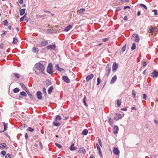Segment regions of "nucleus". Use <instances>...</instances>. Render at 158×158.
<instances>
[{
    "label": "nucleus",
    "mask_w": 158,
    "mask_h": 158,
    "mask_svg": "<svg viewBox=\"0 0 158 158\" xmlns=\"http://www.w3.org/2000/svg\"><path fill=\"white\" fill-rule=\"evenodd\" d=\"M35 67L36 69L35 73L37 75H39L40 73L44 74L45 67L43 64L40 62L37 63L35 64Z\"/></svg>",
    "instance_id": "obj_1"
},
{
    "label": "nucleus",
    "mask_w": 158,
    "mask_h": 158,
    "mask_svg": "<svg viewBox=\"0 0 158 158\" xmlns=\"http://www.w3.org/2000/svg\"><path fill=\"white\" fill-rule=\"evenodd\" d=\"M52 69L53 66L52 64L51 63H49L47 67V73L50 74H52L53 73Z\"/></svg>",
    "instance_id": "obj_2"
},
{
    "label": "nucleus",
    "mask_w": 158,
    "mask_h": 158,
    "mask_svg": "<svg viewBox=\"0 0 158 158\" xmlns=\"http://www.w3.org/2000/svg\"><path fill=\"white\" fill-rule=\"evenodd\" d=\"M106 76H108L109 75L110 72L111 71V67L108 64L106 67Z\"/></svg>",
    "instance_id": "obj_3"
},
{
    "label": "nucleus",
    "mask_w": 158,
    "mask_h": 158,
    "mask_svg": "<svg viewBox=\"0 0 158 158\" xmlns=\"http://www.w3.org/2000/svg\"><path fill=\"white\" fill-rule=\"evenodd\" d=\"M151 76L153 78H157L158 77V72L154 70L151 74Z\"/></svg>",
    "instance_id": "obj_4"
},
{
    "label": "nucleus",
    "mask_w": 158,
    "mask_h": 158,
    "mask_svg": "<svg viewBox=\"0 0 158 158\" xmlns=\"http://www.w3.org/2000/svg\"><path fill=\"white\" fill-rule=\"evenodd\" d=\"M118 64H116L115 62L112 65V71L113 72L115 71L118 67Z\"/></svg>",
    "instance_id": "obj_5"
},
{
    "label": "nucleus",
    "mask_w": 158,
    "mask_h": 158,
    "mask_svg": "<svg viewBox=\"0 0 158 158\" xmlns=\"http://www.w3.org/2000/svg\"><path fill=\"white\" fill-rule=\"evenodd\" d=\"M118 127L116 125H115L113 129V132L114 134H116L118 132Z\"/></svg>",
    "instance_id": "obj_6"
},
{
    "label": "nucleus",
    "mask_w": 158,
    "mask_h": 158,
    "mask_svg": "<svg viewBox=\"0 0 158 158\" xmlns=\"http://www.w3.org/2000/svg\"><path fill=\"white\" fill-rule=\"evenodd\" d=\"M8 147L5 143H0V149L3 150L4 149H7Z\"/></svg>",
    "instance_id": "obj_7"
},
{
    "label": "nucleus",
    "mask_w": 158,
    "mask_h": 158,
    "mask_svg": "<svg viewBox=\"0 0 158 158\" xmlns=\"http://www.w3.org/2000/svg\"><path fill=\"white\" fill-rule=\"evenodd\" d=\"M62 79L66 83H68L70 82V80L67 76H63L62 77Z\"/></svg>",
    "instance_id": "obj_8"
},
{
    "label": "nucleus",
    "mask_w": 158,
    "mask_h": 158,
    "mask_svg": "<svg viewBox=\"0 0 158 158\" xmlns=\"http://www.w3.org/2000/svg\"><path fill=\"white\" fill-rule=\"evenodd\" d=\"M56 47V46L55 44L49 45L47 46V48L48 49L51 50H54Z\"/></svg>",
    "instance_id": "obj_9"
},
{
    "label": "nucleus",
    "mask_w": 158,
    "mask_h": 158,
    "mask_svg": "<svg viewBox=\"0 0 158 158\" xmlns=\"http://www.w3.org/2000/svg\"><path fill=\"white\" fill-rule=\"evenodd\" d=\"M113 152L115 155L118 156L119 154V151L118 149L114 147L113 150Z\"/></svg>",
    "instance_id": "obj_10"
},
{
    "label": "nucleus",
    "mask_w": 158,
    "mask_h": 158,
    "mask_svg": "<svg viewBox=\"0 0 158 158\" xmlns=\"http://www.w3.org/2000/svg\"><path fill=\"white\" fill-rule=\"evenodd\" d=\"M48 44V41H42L40 44V47H43L46 45Z\"/></svg>",
    "instance_id": "obj_11"
},
{
    "label": "nucleus",
    "mask_w": 158,
    "mask_h": 158,
    "mask_svg": "<svg viewBox=\"0 0 158 158\" xmlns=\"http://www.w3.org/2000/svg\"><path fill=\"white\" fill-rule=\"evenodd\" d=\"M96 145L97 146V149L98 151L99 155L100 156H102V153L100 149V146H99L98 143H96Z\"/></svg>",
    "instance_id": "obj_12"
},
{
    "label": "nucleus",
    "mask_w": 158,
    "mask_h": 158,
    "mask_svg": "<svg viewBox=\"0 0 158 158\" xmlns=\"http://www.w3.org/2000/svg\"><path fill=\"white\" fill-rule=\"evenodd\" d=\"M61 124L60 123L59 121L56 120L55 119L53 123V125L56 127H58Z\"/></svg>",
    "instance_id": "obj_13"
},
{
    "label": "nucleus",
    "mask_w": 158,
    "mask_h": 158,
    "mask_svg": "<svg viewBox=\"0 0 158 158\" xmlns=\"http://www.w3.org/2000/svg\"><path fill=\"white\" fill-rule=\"evenodd\" d=\"M37 98L39 99H41L42 97V93L40 91H37L36 93Z\"/></svg>",
    "instance_id": "obj_14"
},
{
    "label": "nucleus",
    "mask_w": 158,
    "mask_h": 158,
    "mask_svg": "<svg viewBox=\"0 0 158 158\" xmlns=\"http://www.w3.org/2000/svg\"><path fill=\"white\" fill-rule=\"evenodd\" d=\"M133 37H135V41L136 42H138L139 41V36L137 34H133L132 35Z\"/></svg>",
    "instance_id": "obj_15"
},
{
    "label": "nucleus",
    "mask_w": 158,
    "mask_h": 158,
    "mask_svg": "<svg viewBox=\"0 0 158 158\" xmlns=\"http://www.w3.org/2000/svg\"><path fill=\"white\" fill-rule=\"evenodd\" d=\"M94 77V75L93 74H91L88 76L86 77V81H88L90 79L93 78Z\"/></svg>",
    "instance_id": "obj_16"
},
{
    "label": "nucleus",
    "mask_w": 158,
    "mask_h": 158,
    "mask_svg": "<svg viewBox=\"0 0 158 158\" xmlns=\"http://www.w3.org/2000/svg\"><path fill=\"white\" fill-rule=\"evenodd\" d=\"M73 26L71 25H69L66 27L64 30L65 31H69L72 28Z\"/></svg>",
    "instance_id": "obj_17"
},
{
    "label": "nucleus",
    "mask_w": 158,
    "mask_h": 158,
    "mask_svg": "<svg viewBox=\"0 0 158 158\" xmlns=\"http://www.w3.org/2000/svg\"><path fill=\"white\" fill-rule=\"evenodd\" d=\"M117 77L116 75H114L111 79L110 83L111 84H114L117 80Z\"/></svg>",
    "instance_id": "obj_18"
},
{
    "label": "nucleus",
    "mask_w": 158,
    "mask_h": 158,
    "mask_svg": "<svg viewBox=\"0 0 158 158\" xmlns=\"http://www.w3.org/2000/svg\"><path fill=\"white\" fill-rule=\"evenodd\" d=\"M55 68L57 70L60 72H61L62 71H64V69L60 68L59 64H56Z\"/></svg>",
    "instance_id": "obj_19"
},
{
    "label": "nucleus",
    "mask_w": 158,
    "mask_h": 158,
    "mask_svg": "<svg viewBox=\"0 0 158 158\" xmlns=\"http://www.w3.org/2000/svg\"><path fill=\"white\" fill-rule=\"evenodd\" d=\"M78 152L80 153H83L85 154L86 153V151L84 148H80L78 151Z\"/></svg>",
    "instance_id": "obj_20"
},
{
    "label": "nucleus",
    "mask_w": 158,
    "mask_h": 158,
    "mask_svg": "<svg viewBox=\"0 0 158 158\" xmlns=\"http://www.w3.org/2000/svg\"><path fill=\"white\" fill-rule=\"evenodd\" d=\"M32 51L34 53H37L38 52L39 50L38 48L34 47L32 48Z\"/></svg>",
    "instance_id": "obj_21"
},
{
    "label": "nucleus",
    "mask_w": 158,
    "mask_h": 158,
    "mask_svg": "<svg viewBox=\"0 0 158 158\" xmlns=\"http://www.w3.org/2000/svg\"><path fill=\"white\" fill-rule=\"evenodd\" d=\"M108 122L111 126H112L114 124V121L110 118H108Z\"/></svg>",
    "instance_id": "obj_22"
},
{
    "label": "nucleus",
    "mask_w": 158,
    "mask_h": 158,
    "mask_svg": "<svg viewBox=\"0 0 158 158\" xmlns=\"http://www.w3.org/2000/svg\"><path fill=\"white\" fill-rule=\"evenodd\" d=\"M20 85L21 86L22 88H23L25 91H27V89L24 84H23V83H20Z\"/></svg>",
    "instance_id": "obj_23"
},
{
    "label": "nucleus",
    "mask_w": 158,
    "mask_h": 158,
    "mask_svg": "<svg viewBox=\"0 0 158 158\" xmlns=\"http://www.w3.org/2000/svg\"><path fill=\"white\" fill-rule=\"evenodd\" d=\"M53 89V87L52 86L49 87L48 90V92L49 94H50L52 93Z\"/></svg>",
    "instance_id": "obj_24"
},
{
    "label": "nucleus",
    "mask_w": 158,
    "mask_h": 158,
    "mask_svg": "<svg viewBox=\"0 0 158 158\" xmlns=\"http://www.w3.org/2000/svg\"><path fill=\"white\" fill-rule=\"evenodd\" d=\"M116 115L117 117H115L114 118L116 119L117 120L122 118V115L120 114L116 113Z\"/></svg>",
    "instance_id": "obj_25"
},
{
    "label": "nucleus",
    "mask_w": 158,
    "mask_h": 158,
    "mask_svg": "<svg viewBox=\"0 0 158 158\" xmlns=\"http://www.w3.org/2000/svg\"><path fill=\"white\" fill-rule=\"evenodd\" d=\"M74 144L73 143L70 147V149L71 151H74L76 149V147L74 146Z\"/></svg>",
    "instance_id": "obj_26"
},
{
    "label": "nucleus",
    "mask_w": 158,
    "mask_h": 158,
    "mask_svg": "<svg viewBox=\"0 0 158 158\" xmlns=\"http://www.w3.org/2000/svg\"><path fill=\"white\" fill-rule=\"evenodd\" d=\"M85 11L84 9H81L79 11V13L80 15H82L83 14L84 12Z\"/></svg>",
    "instance_id": "obj_27"
},
{
    "label": "nucleus",
    "mask_w": 158,
    "mask_h": 158,
    "mask_svg": "<svg viewBox=\"0 0 158 158\" xmlns=\"http://www.w3.org/2000/svg\"><path fill=\"white\" fill-rule=\"evenodd\" d=\"M25 9H23L21 10L20 11V15H23L25 12Z\"/></svg>",
    "instance_id": "obj_28"
},
{
    "label": "nucleus",
    "mask_w": 158,
    "mask_h": 158,
    "mask_svg": "<svg viewBox=\"0 0 158 158\" xmlns=\"http://www.w3.org/2000/svg\"><path fill=\"white\" fill-rule=\"evenodd\" d=\"M45 83L47 85L49 86L52 84V83L50 80H47L45 81Z\"/></svg>",
    "instance_id": "obj_29"
},
{
    "label": "nucleus",
    "mask_w": 158,
    "mask_h": 158,
    "mask_svg": "<svg viewBox=\"0 0 158 158\" xmlns=\"http://www.w3.org/2000/svg\"><path fill=\"white\" fill-rule=\"evenodd\" d=\"M3 123L4 125V130L2 131V132H4L7 129V124H6L5 123L3 122Z\"/></svg>",
    "instance_id": "obj_30"
},
{
    "label": "nucleus",
    "mask_w": 158,
    "mask_h": 158,
    "mask_svg": "<svg viewBox=\"0 0 158 158\" xmlns=\"http://www.w3.org/2000/svg\"><path fill=\"white\" fill-rule=\"evenodd\" d=\"M88 131L87 129L84 130L82 132V134L84 135H86L88 133Z\"/></svg>",
    "instance_id": "obj_31"
},
{
    "label": "nucleus",
    "mask_w": 158,
    "mask_h": 158,
    "mask_svg": "<svg viewBox=\"0 0 158 158\" xmlns=\"http://www.w3.org/2000/svg\"><path fill=\"white\" fill-rule=\"evenodd\" d=\"M136 48V44L135 43H133L132 44L131 49L132 50H135Z\"/></svg>",
    "instance_id": "obj_32"
},
{
    "label": "nucleus",
    "mask_w": 158,
    "mask_h": 158,
    "mask_svg": "<svg viewBox=\"0 0 158 158\" xmlns=\"http://www.w3.org/2000/svg\"><path fill=\"white\" fill-rule=\"evenodd\" d=\"M18 42V40L17 39L15 38H13V44H16Z\"/></svg>",
    "instance_id": "obj_33"
},
{
    "label": "nucleus",
    "mask_w": 158,
    "mask_h": 158,
    "mask_svg": "<svg viewBox=\"0 0 158 158\" xmlns=\"http://www.w3.org/2000/svg\"><path fill=\"white\" fill-rule=\"evenodd\" d=\"M139 6L144 8L146 10H147V6L143 4H139Z\"/></svg>",
    "instance_id": "obj_34"
},
{
    "label": "nucleus",
    "mask_w": 158,
    "mask_h": 158,
    "mask_svg": "<svg viewBox=\"0 0 158 158\" xmlns=\"http://www.w3.org/2000/svg\"><path fill=\"white\" fill-rule=\"evenodd\" d=\"M56 120H60L61 119V118L59 115H57L56 116L55 118Z\"/></svg>",
    "instance_id": "obj_35"
},
{
    "label": "nucleus",
    "mask_w": 158,
    "mask_h": 158,
    "mask_svg": "<svg viewBox=\"0 0 158 158\" xmlns=\"http://www.w3.org/2000/svg\"><path fill=\"white\" fill-rule=\"evenodd\" d=\"M14 92L17 93L19 91V89L18 88H15L13 89Z\"/></svg>",
    "instance_id": "obj_36"
},
{
    "label": "nucleus",
    "mask_w": 158,
    "mask_h": 158,
    "mask_svg": "<svg viewBox=\"0 0 158 158\" xmlns=\"http://www.w3.org/2000/svg\"><path fill=\"white\" fill-rule=\"evenodd\" d=\"M86 99V97L85 96L83 100V103H84V105L85 106H87V105L86 102H85Z\"/></svg>",
    "instance_id": "obj_37"
},
{
    "label": "nucleus",
    "mask_w": 158,
    "mask_h": 158,
    "mask_svg": "<svg viewBox=\"0 0 158 158\" xmlns=\"http://www.w3.org/2000/svg\"><path fill=\"white\" fill-rule=\"evenodd\" d=\"M27 130L28 131L31 132L34 131V129L31 127H29L27 128Z\"/></svg>",
    "instance_id": "obj_38"
},
{
    "label": "nucleus",
    "mask_w": 158,
    "mask_h": 158,
    "mask_svg": "<svg viewBox=\"0 0 158 158\" xmlns=\"http://www.w3.org/2000/svg\"><path fill=\"white\" fill-rule=\"evenodd\" d=\"M3 24L5 26L8 25V23L7 20H5L3 22Z\"/></svg>",
    "instance_id": "obj_39"
},
{
    "label": "nucleus",
    "mask_w": 158,
    "mask_h": 158,
    "mask_svg": "<svg viewBox=\"0 0 158 158\" xmlns=\"http://www.w3.org/2000/svg\"><path fill=\"white\" fill-rule=\"evenodd\" d=\"M20 94L22 96H27L26 93L24 91L21 92L20 93Z\"/></svg>",
    "instance_id": "obj_40"
},
{
    "label": "nucleus",
    "mask_w": 158,
    "mask_h": 158,
    "mask_svg": "<svg viewBox=\"0 0 158 158\" xmlns=\"http://www.w3.org/2000/svg\"><path fill=\"white\" fill-rule=\"evenodd\" d=\"M13 75L17 78H19V75L18 73H13Z\"/></svg>",
    "instance_id": "obj_41"
},
{
    "label": "nucleus",
    "mask_w": 158,
    "mask_h": 158,
    "mask_svg": "<svg viewBox=\"0 0 158 158\" xmlns=\"http://www.w3.org/2000/svg\"><path fill=\"white\" fill-rule=\"evenodd\" d=\"M156 28L154 27L152 28L150 30V33H152L154 32L155 30H156Z\"/></svg>",
    "instance_id": "obj_42"
},
{
    "label": "nucleus",
    "mask_w": 158,
    "mask_h": 158,
    "mask_svg": "<svg viewBox=\"0 0 158 158\" xmlns=\"http://www.w3.org/2000/svg\"><path fill=\"white\" fill-rule=\"evenodd\" d=\"M126 49V44L124 46L122 49V53Z\"/></svg>",
    "instance_id": "obj_43"
},
{
    "label": "nucleus",
    "mask_w": 158,
    "mask_h": 158,
    "mask_svg": "<svg viewBox=\"0 0 158 158\" xmlns=\"http://www.w3.org/2000/svg\"><path fill=\"white\" fill-rule=\"evenodd\" d=\"M117 104L118 107H119L120 105H121V102L119 101V100H118L117 102Z\"/></svg>",
    "instance_id": "obj_44"
},
{
    "label": "nucleus",
    "mask_w": 158,
    "mask_h": 158,
    "mask_svg": "<svg viewBox=\"0 0 158 158\" xmlns=\"http://www.w3.org/2000/svg\"><path fill=\"white\" fill-rule=\"evenodd\" d=\"M55 144L59 148H62V146L60 144H59L58 143H55Z\"/></svg>",
    "instance_id": "obj_45"
},
{
    "label": "nucleus",
    "mask_w": 158,
    "mask_h": 158,
    "mask_svg": "<svg viewBox=\"0 0 158 158\" xmlns=\"http://www.w3.org/2000/svg\"><path fill=\"white\" fill-rule=\"evenodd\" d=\"M98 143H99V145H100L101 147H102V142L101 139H98Z\"/></svg>",
    "instance_id": "obj_46"
},
{
    "label": "nucleus",
    "mask_w": 158,
    "mask_h": 158,
    "mask_svg": "<svg viewBox=\"0 0 158 158\" xmlns=\"http://www.w3.org/2000/svg\"><path fill=\"white\" fill-rule=\"evenodd\" d=\"M43 92L45 95H46V89L45 87H44L43 88Z\"/></svg>",
    "instance_id": "obj_47"
},
{
    "label": "nucleus",
    "mask_w": 158,
    "mask_h": 158,
    "mask_svg": "<svg viewBox=\"0 0 158 158\" xmlns=\"http://www.w3.org/2000/svg\"><path fill=\"white\" fill-rule=\"evenodd\" d=\"M152 11L154 13V15H157L158 13L157 10H152Z\"/></svg>",
    "instance_id": "obj_48"
},
{
    "label": "nucleus",
    "mask_w": 158,
    "mask_h": 158,
    "mask_svg": "<svg viewBox=\"0 0 158 158\" xmlns=\"http://www.w3.org/2000/svg\"><path fill=\"white\" fill-rule=\"evenodd\" d=\"M11 157V155L9 154H7L5 156L6 158H10Z\"/></svg>",
    "instance_id": "obj_49"
},
{
    "label": "nucleus",
    "mask_w": 158,
    "mask_h": 158,
    "mask_svg": "<svg viewBox=\"0 0 158 158\" xmlns=\"http://www.w3.org/2000/svg\"><path fill=\"white\" fill-rule=\"evenodd\" d=\"M132 95L133 96V98L135 97L136 92H135L134 90H132Z\"/></svg>",
    "instance_id": "obj_50"
},
{
    "label": "nucleus",
    "mask_w": 158,
    "mask_h": 158,
    "mask_svg": "<svg viewBox=\"0 0 158 158\" xmlns=\"http://www.w3.org/2000/svg\"><path fill=\"white\" fill-rule=\"evenodd\" d=\"M6 32L4 30L2 31V34H1V36L2 37H3L6 34Z\"/></svg>",
    "instance_id": "obj_51"
},
{
    "label": "nucleus",
    "mask_w": 158,
    "mask_h": 158,
    "mask_svg": "<svg viewBox=\"0 0 158 158\" xmlns=\"http://www.w3.org/2000/svg\"><path fill=\"white\" fill-rule=\"evenodd\" d=\"M101 81V80L99 78H97V85H99V84L100 83V82Z\"/></svg>",
    "instance_id": "obj_52"
},
{
    "label": "nucleus",
    "mask_w": 158,
    "mask_h": 158,
    "mask_svg": "<svg viewBox=\"0 0 158 158\" xmlns=\"http://www.w3.org/2000/svg\"><path fill=\"white\" fill-rule=\"evenodd\" d=\"M26 15H25L23 16L20 19V22L23 21V20L24 17H25Z\"/></svg>",
    "instance_id": "obj_53"
},
{
    "label": "nucleus",
    "mask_w": 158,
    "mask_h": 158,
    "mask_svg": "<svg viewBox=\"0 0 158 158\" xmlns=\"http://www.w3.org/2000/svg\"><path fill=\"white\" fill-rule=\"evenodd\" d=\"M1 154L3 155V156H4L6 154V152L5 151H2L1 152Z\"/></svg>",
    "instance_id": "obj_54"
},
{
    "label": "nucleus",
    "mask_w": 158,
    "mask_h": 158,
    "mask_svg": "<svg viewBox=\"0 0 158 158\" xmlns=\"http://www.w3.org/2000/svg\"><path fill=\"white\" fill-rule=\"evenodd\" d=\"M143 98L144 100H146V95L145 94H143Z\"/></svg>",
    "instance_id": "obj_55"
},
{
    "label": "nucleus",
    "mask_w": 158,
    "mask_h": 158,
    "mask_svg": "<svg viewBox=\"0 0 158 158\" xmlns=\"http://www.w3.org/2000/svg\"><path fill=\"white\" fill-rule=\"evenodd\" d=\"M108 39L109 38H104L102 39V41L104 42H105L108 40Z\"/></svg>",
    "instance_id": "obj_56"
},
{
    "label": "nucleus",
    "mask_w": 158,
    "mask_h": 158,
    "mask_svg": "<svg viewBox=\"0 0 158 158\" xmlns=\"http://www.w3.org/2000/svg\"><path fill=\"white\" fill-rule=\"evenodd\" d=\"M121 110L123 111H126L127 110V107L122 108L121 109Z\"/></svg>",
    "instance_id": "obj_57"
},
{
    "label": "nucleus",
    "mask_w": 158,
    "mask_h": 158,
    "mask_svg": "<svg viewBox=\"0 0 158 158\" xmlns=\"http://www.w3.org/2000/svg\"><path fill=\"white\" fill-rule=\"evenodd\" d=\"M147 65L146 62L145 61H144L143 63V67Z\"/></svg>",
    "instance_id": "obj_58"
},
{
    "label": "nucleus",
    "mask_w": 158,
    "mask_h": 158,
    "mask_svg": "<svg viewBox=\"0 0 158 158\" xmlns=\"http://www.w3.org/2000/svg\"><path fill=\"white\" fill-rule=\"evenodd\" d=\"M154 123L156 125H157V124H158V121L157 120H156V119H154Z\"/></svg>",
    "instance_id": "obj_59"
},
{
    "label": "nucleus",
    "mask_w": 158,
    "mask_h": 158,
    "mask_svg": "<svg viewBox=\"0 0 158 158\" xmlns=\"http://www.w3.org/2000/svg\"><path fill=\"white\" fill-rule=\"evenodd\" d=\"M25 139L26 140H27V138H28V135H27V133H25Z\"/></svg>",
    "instance_id": "obj_60"
},
{
    "label": "nucleus",
    "mask_w": 158,
    "mask_h": 158,
    "mask_svg": "<svg viewBox=\"0 0 158 158\" xmlns=\"http://www.w3.org/2000/svg\"><path fill=\"white\" fill-rule=\"evenodd\" d=\"M127 8H130V6H125L124 7L123 9L125 10V9H127Z\"/></svg>",
    "instance_id": "obj_61"
},
{
    "label": "nucleus",
    "mask_w": 158,
    "mask_h": 158,
    "mask_svg": "<svg viewBox=\"0 0 158 158\" xmlns=\"http://www.w3.org/2000/svg\"><path fill=\"white\" fill-rule=\"evenodd\" d=\"M121 10V8L120 7H118L116 8V11H119Z\"/></svg>",
    "instance_id": "obj_62"
},
{
    "label": "nucleus",
    "mask_w": 158,
    "mask_h": 158,
    "mask_svg": "<svg viewBox=\"0 0 158 158\" xmlns=\"http://www.w3.org/2000/svg\"><path fill=\"white\" fill-rule=\"evenodd\" d=\"M123 19L125 21L127 20V17L126 16H125L123 18Z\"/></svg>",
    "instance_id": "obj_63"
},
{
    "label": "nucleus",
    "mask_w": 158,
    "mask_h": 158,
    "mask_svg": "<svg viewBox=\"0 0 158 158\" xmlns=\"http://www.w3.org/2000/svg\"><path fill=\"white\" fill-rule=\"evenodd\" d=\"M23 3V0H20L19 1V3L20 4H22Z\"/></svg>",
    "instance_id": "obj_64"
}]
</instances>
